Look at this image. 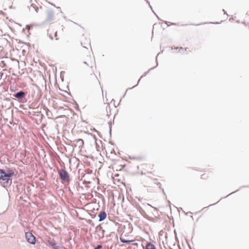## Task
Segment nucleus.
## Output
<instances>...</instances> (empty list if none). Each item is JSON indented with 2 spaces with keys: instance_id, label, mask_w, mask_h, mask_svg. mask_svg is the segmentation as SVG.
Here are the masks:
<instances>
[{
  "instance_id": "6",
  "label": "nucleus",
  "mask_w": 249,
  "mask_h": 249,
  "mask_svg": "<svg viewBox=\"0 0 249 249\" xmlns=\"http://www.w3.org/2000/svg\"><path fill=\"white\" fill-rule=\"evenodd\" d=\"M82 46L87 49L90 48V40L89 38L83 37L81 42Z\"/></svg>"
},
{
  "instance_id": "4",
  "label": "nucleus",
  "mask_w": 249,
  "mask_h": 249,
  "mask_svg": "<svg viewBox=\"0 0 249 249\" xmlns=\"http://www.w3.org/2000/svg\"><path fill=\"white\" fill-rule=\"evenodd\" d=\"M88 81L90 84L100 85L99 81L94 74H91L88 78Z\"/></svg>"
},
{
  "instance_id": "7",
  "label": "nucleus",
  "mask_w": 249,
  "mask_h": 249,
  "mask_svg": "<svg viewBox=\"0 0 249 249\" xmlns=\"http://www.w3.org/2000/svg\"><path fill=\"white\" fill-rule=\"evenodd\" d=\"M48 34L52 39H55V40H58L59 38L57 37V32L54 29H50L49 30Z\"/></svg>"
},
{
  "instance_id": "2",
  "label": "nucleus",
  "mask_w": 249,
  "mask_h": 249,
  "mask_svg": "<svg viewBox=\"0 0 249 249\" xmlns=\"http://www.w3.org/2000/svg\"><path fill=\"white\" fill-rule=\"evenodd\" d=\"M84 63L90 67L92 69H93L94 68L95 69L94 59L91 56H89V57H87V58H85Z\"/></svg>"
},
{
  "instance_id": "14",
  "label": "nucleus",
  "mask_w": 249,
  "mask_h": 249,
  "mask_svg": "<svg viewBox=\"0 0 249 249\" xmlns=\"http://www.w3.org/2000/svg\"><path fill=\"white\" fill-rule=\"evenodd\" d=\"M208 176H206V174H203L202 175H201V178H202V179H206V178H207Z\"/></svg>"
},
{
  "instance_id": "12",
  "label": "nucleus",
  "mask_w": 249,
  "mask_h": 249,
  "mask_svg": "<svg viewBox=\"0 0 249 249\" xmlns=\"http://www.w3.org/2000/svg\"><path fill=\"white\" fill-rule=\"evenodd\" d=\"M76 142H79V143H80L79 144H80V146H83V145H84V141H83V140L80 139H78V140H76Z\"/></svg>"
},
{
  "instance_id": "16",
  "label": "nucleus",
  "mask_w": 249,
  "mask_h": 249,
  "mask_svg": "<svg viewBox=\"0 0 249 249\" xmlns=\"http://www.w3.org/2000/svg\"><path fill=\"white\" fill-rule=\"evenodd\" d=\"M102 248L101 245H98L94 249H100Z\"/></svg>"
},
{
  "instance_id": "5",
  "label": "nucleus",
  "mask_w": 249,
  "mask_h": 249,
  "mask_svg": "<svg viewBox=\"0 0 249 249\" xmlns=\"http://www.w3.org/2000/svg\"><path fill=\"white\" fill-rule=\"evenodd\" d=\"M26 238L27 241L32 244H35L36 242V238L33 234L31 232H27L25 234Z\"/></svg>"
},
{
  "instance_id": "15",
  "label": "nucleus",
  "mask_w": 249,
  "mask_h": 249,
  "mask_svg": "<svg viewBox=\"0 0 249 249\" xmlns=\"http://www.w3.org/2000/svg\"><path fill=\"white\" fill-rule=\"evenodd\" d=\"M4 171L3 170L0 169V178L2 177Z\"/></svg>"
},
{
  "instance_id": "9",
  "label": "nucleus",
  "mask_w": 249,
  "mask_h": 249,
  "mask_svg": "<svg viewBox=\"0 0 249 249\" xmlns=\"http://www.w3.org/2000/svg\"><path fill=\"white\" fill-rule=\"evenodd\" d=\"M98 216L99 217V221H101L106 219L107 214L104 211H102L99 213Z\"/></svg>"
},
{
  "instance_id": "1",
  "label": "nucleus",
  "mask_w": 249,
  "mask_h": 249,
  "mask_svg": "<svg viewBox=\"0 0 249 249\" xmlns=\"http://www.w3.org/2000/svg\"><path fill=\"white\" fill-rule=\"evenodd\" d=\"M13 171L9 170L6 172L5 171L1 177L0 178V183L4 187L10 186L12 183L11 177L14 175Z\"/></svg>"
},
{
  "instance_id": "3",
  "label": "nucleus",
  "mask_w": 249,
  "mask_h": 249,
  "mask_svg": "<svg viewBox=\"0 0 249 249\" xmlns=\"http://www.w3.org/2000/svg\"><path fill=\"white\" fill-rule=\"evenodd\" d=\"M58 174L62 180L67 182L69 181V176L66 170L61 169L58 171Z\"/></svg>"
},
{
  "instance_id": "10",
  "label": "nucleus",
  "mask_w": 249,
  "mask_h": 249,
  "mask_svg": "<svg viewBox=\"0 0 249 249\" xmlns=\"http://www.w3.org/2000/svg\"><path fill=\"white\" fill-rule=\"evenodd\" d=\"M25 93L23 91H20L14 95V96L16 98H21L24 95Z\"/></svg>"
},
{
  "instance_id": "11",
  "label": "nucleus",
  "mask_w": 249,
  "mask_h": 249,
  "mask_svg": "<svg viewBox=\"0 0 249 249\" xmlns=\"http://www.w3.org/2000/svg\"><path fill=\"white\" fill-rule=\"evenodd\" d=\"M120 240L121 242H122V243H130V242L133 241V240H130L125 239L122 236L120 237Z\"/></svg>"
},
{
  "instance_id": "8",
  "label": "nucleus",
  "mask_w": 249,
  "mask_h": 249,
  "mask_svg": "<svg viewBox=\"0 0 249 249\" xmlns=\"http://www.w3.org/2000/svg\"><path fill=\"white\" fill-rule=\"evenodd\" d=\"M143 249H157L155 246L151 242H148L145 247H143Z\"/></svg>"
},
{
  "instance_id": "13",
  "label": "nucleus",
  "mask_w": 249,
  "mask_h": 249,
  "mask_svg": "<svg viewBox=\"0 0 249 249\" xmlns=\"http://www.w3.org/2000/svg\"><path fill=\"white\" fill-rule=\"evenodd\" d=\"M49 244L53 248H55V247H56V244L54 242H49Z\"/></svg>"
}]
</instances>
